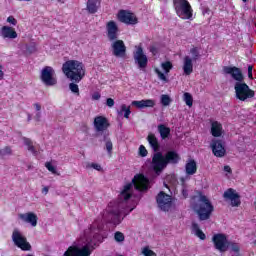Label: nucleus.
I'll use <instances>...</instances> for the list:
<instances>
[{
  "mask_svg": "<svg viewBox=\"0 0 256 256\" xmlns=\"http://www.w3.org/2000/svg\"><path fill=\"white\" fill-rule=\"evenodd\" d=\"M114 240L116 241V243H123V241H125V234L120 231L115 232Z\"/></svg>",
  "mask_w": 256,
  "mask_h": 256,
  "instance_id": "obj_33",
  "label": "nucleus"
},
{
  "mask_svg": "<svg viewBox=\"0 0 256 256\" xmlns=\"http://www.w3.org/2000/svg\"><path fill=\"white\" fill-rule=\"evenodd\" d=\"M62 72L73 83H81L85 77V64L78 60H68L62 65Z\"/></svg>",
  "mask_w": 256,
  "mask_h": 256,
  "instance_id": "obj_3",
  "label": "nucleus"
},
{
  "mask_svg": "<svg viewBox=\"0 0 256 256\" xmlns=\"http://www.w3.org/2000/svg\"><path fill=\"white\" fill-rule=\"evenodd\" d=\"M133 185L136 191H147V189H149V178L145 177L143 174L135 175L132 179V183H128L124 186L119 195L120 199H123V201H129V199L133 197V194L131 193Z\"/></svg>",
  "mask_w": 256,
  "mask_h": 256,
  "instance_id": "obj_4",
  "label": "nucleus"
},
{
  "mask_svg": "<svg viewBox=\"0 0 256 256\" xmlns=\"http://www.w3.org/2000/svg\"><path fill=\"white\" fill-rule=\"evenodd\" d=\"M161 103L164 107H168V105H171V97L167 94H163L161 96Z\"/></svg>",
  "mask_w": 256,
  "mask_h": 256,
  "instance_id": "obj_35",
  "label": "nucleus"
},
{
  "mask_svg": "<svg viewBox=\"0 0 256 256\" xmlns=\"http://www.w3.org/2000/svg\"><path fill=\"white\" fill-rule=\"evenodd\" d=\"M101 5V0H88L87 1V10L92 15L97 13L99 6Z\"/></svg>",
  "mask_w": 256,
  "mask_h": 256,
  "instance_id": "obj_26",
  "label": "nucleus"
},
{
  "mask_svg": "<svg viewBox=\"0 0 256 256\" xmlns=\"http://www.w3.org/2000/svg\"><path fill=\"white\" fill-rule=\"evenodd\" d=\"M36 121H41V112H38L35 116Z\"/></svg>",
  "mask_w": 256,
  "mask_h": 256,
  "instance_id": "obj_54",
  "label": "nucleus"
},
{
  "mask_svg": "<svg viewBox=\"0 0 256 256\" xmlns=\"http://www.w3.org/2000/svg\"><path fill=\"white\" fill-rule=\"evenodd\" d=\"M134 61L137 63L139 69H146L147 65L149 63V58H147V55L143 51L142 46H138L136 48V51L133 53Z\"/></svg>",
  "mask_w": 256,
  "mask_h": 256,
  "instance_id": "obj_12",
  "label": "nucleus"
},
{
  "mask_svg": "<svg viewBox=\"0 0 256 256\" xmlns=\"http://www.w3.org/2000/svg\"><path fill=\"white\" fill-rule=\"evenodd\" d=\"M117 17L118 21H120V23H125V25H137V23H139L137 16L128 10H120Z\"/></svg>",
  "mask_w": 256,
  "mask_h": 256,
  "instance_id": "obj_11",
  "label": "nucleus"
},
{
  "mask_svg": "<svg viewBox=\"0 0 256 256\" xmlns=\"http://www.w3.org/2000/svg\"><path fill=\"white\" fill-rule=\"evenodd\" d=\"M91 249L88 245H85L82 248L77 246H70L67 251H65L64 256H90Z\"/></svg>",
  "mask_w": 256,
  "mask_h": 256,
  "instance_id": "obj_13",
  "label": "nucleus"
},
{
  "mask_svg": "<svg viewBox=\"0 0 256 256\" xmlns=\"http://www.w3.org/2000/svg\"><path fill=\"white\" fill-rule=\"evenodd\" d=\"M243 1V3H247V1H249V0H242Z\"/></svg>",
  "mask_w": 256,
  "mask_h": 256,
  "instance_id": "obj_56",
  "label": "nucleus"
},
{
  "mask_svg": "<svg viewBox=\"0 0 256 256\" xmlns=\"http://www.w3.org/2000/svg\"><path fill=\"white\" fill-rule=\"evenodd\" d=\"M91 167H92V169H95L96 171H103V168L101 167V165H99L97 163H92Z\"/></svg>",
  "mask_w": 256,
  "mask_h": 256,
  "instance_id": "obj_49",
  "label": "nucleus"
},
{
  "mask_svg": "<svg viewBox=\"0 0 256 256\" xmlns=\"http://www.w3.org/2000/svg\"><path fill=\"white\" fill-rule=\"evenodd\" d=\"M19 1H31V0H19Z\"/></svg>",
  "mask_w": 256,
  "mask_h": 256,
  "instance_id": "obj_57",
  "label": "nucleus"
},
{
  "mask_svg": "<svg viewBox=\"0 0 256 256\" xmlns=\"http://www.w3.org/2000/svg\"><path fill=\"white\" fill-rule=\"evenodd\" d=\"M151 165L154 173H156L157 175H159V173H163V170L167 169V163L165 161V156L163 155V153H154Z\"/></svg>",
  "mask_w": 256,
  "mask_h": 256,
  "instance_id": "obj_9",
  "label": "nucleus"
},
{
  "mask_svg": "<svg viewBox=\"0 0 256 256\" xmlns=\"http://www.w3.org/2000/svg\"><path fill=\"white\" fill-rule=\"evenodd\" d=\"M106 105L107 107H113L115 105V100H113V98H107Z\"/></svg>",
  "mask_w": 256,
  "mask_h": 256,
  "instance_id": "obj_48",
  "label": "nucleus"
},
{
  "mask_svg": "<svg viewBox=\"0 0 256 256\" xmlns=\"http://www.w3.org/2000/svg\"><path fill=\"white\" fill-rule=\"evenodd\" d=\"M186 175H195L197 173V162L194 159H189L185 164Z\"/></svg>",
  "mask_w": 256,
  "mask_h": 256,
  "instance_id": "obj_24",
  "label": "nucleus"
},
{
  "mask_svg": "<svg viewBox=\"0 0 256 256\" xmlns=\"http://www.w3.org/2000/svg\"><path fill=\"white\" fill-rule=\"evenodd\" d=\"M210 146L215 157H225L227 150L225 149L223 140L213 139Z\"/></svg>",
  "mask_w": 256,
  "mask_h": 256,
  "instance_id": "obj_15",
  "label": "nucleus"
},
{
  "mask_svg": "<svg viewBox=\"0 0 256 256\" xmlns=\"http://www.w3.org/2000/svg\"><path fill=\"white\" fill-rule=\"evenodd\" d=\"M11 153H13L11 147L6 146L5 148L0 150V157H5V155H11Z\"/></svg>",
  "mask_w": 256,
  "mask_h": 256,
  "instance_id": "obj_40",
  "label": "nucleus"
},
{
  "mask_svg": "<svg viewBox=\"0 0 256 256\" xmlns=\"http://www.w3.org/2000/svg\"><path fill=\"white\" fill-rule=\"evenodd\" d=\"M42 193L44 195H47V193H49V187L45 186L44 188H42Z\"/></svg>",
  "mask_w": 256,
  "mask_h": 256,
  "instance_id": "obj_52",
  "label": "nucleus"
},
{
  "mask_svg": "<svg viewBox=\"0 0 256 256\" xmlns=\"http://www.w3.org/2000/svg\"><path fill=\"white\" fill-rule=\"evenodd\" d=\"M223 71L226 75H231L232 79L236 81L234 84L236 99L239 101H247V99H253V97H255V90L250 89L249 85L245 83V76L240 68L237 66H225Z\"/></svg>",
  "mask_w": 256,
  "mask_h": 256,
  "instance_id": "obj_1",
  "label": "nucleus"
},
{
  "mask_svg": "<svg viewBox=\"0 0 256 256\" xmlns=\"http://www.w3.org/2000/svg\"><path fill=\"white\" fill-rule=\"evenodd\" d=\"M154 71H155L156 75L158 76V79H160V81L167 82V76H165V74L163 72H161V70H159V68H155Z\"/></svg>",
  "mask_w": 256,
  "mask_h": 256,
  "instance_id": "obj_39",
  "label": "nucleus"
},
{
  "mask_svg": "<svg viewBox=\"0 0 256 256\" xmlns=\"http://www.w3.org/2000/svg\"><path fill=\"white\" fill-rule=\"evenodd\" d=\"M5 78V72L3 71V65L0 64V81H3Z\"/></svg>",
  "mask_w": 256,
  "mask_h": 256,
  "instance_id": "obj_50",
  "label": "nucleus"
},
{
  "mask_svg": "<svg viewBox=\"0 0 256 256\" xmlns=\"http://www.w3.org/2000/svg\"><path fill=\"white\" fill-rule=\"evenodd\" d=\"M192 209L198 216L199 221H208L215 211V207L211 203V200L203 194H200L197 202L192 203Z\"/></svg>",
  "mask_w": 256,
  "mask_h": 256,
  "instance_id": "obj_5",
  "label": "nucleus"
},
{
  "mask_svg": "<svg viewBox=\"0 0 256 256\" xmlns=\"http://www.w3.org/2000/svg\"><path fill=\"white\" fill-rule=\"evenodd\" d=\"M248 78L253 80V65L248 66Z\"/></svg>",
  "mask_w": 256,
  "mask_h": 256,
  "instance_id": "obj_47",
  "label": "nucleus"
},
{
  "mask_svg": "<svg viewBox=\"0 0 256 256\" xmlns=\"http://www.w3.org/2000/svg\"><path fill=\"white\" fill-rule=\"evenodd\" d=\"M190 53L192 55V61H197V59L201 57V54L199 53V49L197 47L191 48Z\"/></svg>",
  "mask_w": 256,
  "mask_h": 256,
  "instance_id": "obj_34",
  "label": "nucleus"
},
{
  "mask_svg": "<svg viewBox=\"0 0 256 256\" xmlns=\"http://www.w3.org/2000/svg\"><path fill=\"white\" fill-rule=\"evenodd\" d=\"M162 69H164L165 73H170L171 69H173V63L171 61L163 62Z\"/></svg>",
  "mask_w": 256,
  "mask_h": 256,
  "instance_id": "obj_36",
  "label": "nucleus"
},
{
  "mask_svg": "<svg viewBox=\"0 0 256 256\" xmlns=\"http://www.w3.org/2000/svg\"><path fill=\"white\" fill-rule=\"evenodd\" d=\"M121 202H110L106 209L103 211L102 219L105 223H109L110 225H121L123 222V217H121Z\"/></svg>",
  "mask_w": 256,
  "mask_h": 256,
  "instance_id": "obj_6",
  "label": "nucleus"
},
{
  "mask_svg": "<svg viewBox=\"0 0 256 256\" xmlns=\"http://www.w3.org/2000/svg\"><path fill=\"white\" fill-rule=\"evenodd\" d=\"M45 167L50 171V173H53V175H59V173H57V168H55L51 162H46Z\"/></svg>",
  "mask_w": 256,
  "mask_h": 256,
  "instance_id": "obj_37",
  "label": "nucleus"
},
{
  "mask_svg": "<svg viewBox=\"0 0 256 256\" xmlns=\"http://www.w3.org/2000/svg\"><path fill=\"white\" fill-rule=\"evenodd\" d=\"M99 99H101V93L99 92H94L92 94V101H99Z\"/></svg>",
  "mask_w": 256,
  "mask_h": 256,
  "instance_id": "obj_46",
  "label": "nucleus"
},
{
  "mask_svg": "<svg viewBox=\"0 0 256 256\" xmlns=\"http://www.w3.org/2000/svg\"><path fill=\"white\" fill-rule=\"evenodd\" d=\"M184 101L188 107H193V95H191V93H184Z\"/></svg>",
  "mask_w": 256,
  "mask_h": 256,
  "instance_id": "obj_31",
  "label": "nucleus"
},
{
  "mask_svg": "<svg viewBox=\"0 0 256 256\" xmlns=\"http://www.w3.org/2000/svg\"><path fill=\"white\" fill-rule=\"evenodd\" d=\"M192 231L198 239H201V241H205V239H207V235L202 232L197 222H192Z\"/></svg>",
  "mask_w": 256,
  "mask_h": 256,
  "instance_id": "obj_27",
  "label": "nucleus"
},
{
  "mask_svg": "<svg viewBox=\"0 0 256 256\" xmlns=\"http://www.w3.org/2000/svg\"><path fill=\"white\" fill-rule=\"evenodd\" d=\"M224 171H225L226 173H232V172H233V171L231 170V167H230L229 165L224 166Z\"/></svg>",
  "mask_w": 256,
  "mask_h": 256,
  "instance_id": "obj_51",
  "label": "nucleus"
},
{
  "mask_svg": "<svg viewBox=\"0 0 256 256\" xmlns=\"http://www.w3.org/2000/svg\"><path fill=\"white\" fill-rule=\"evenodd\" d=\"M224 199L231 201L232 207H239L241 205V196L235 192V189L229 188L223 194Z\"/></svg>",
  "mask_w": 256,
  "mask_h": 256,
  "instance_id": "obj_16",
  "label": "nucleus"
},
{
  "mask_svg": "<svg viewBox=\"0 0 256 256\" xmlns=\"http://www.w3.org/2000/svg\"><path fill=\"white\" fill-rule=\"evenodd\" d=\"M147 141L150 147H152L153 151L155 153H159V150L161 149V145L159 144V140L157 139V136H155V134L153 133H150L147 136Z\"/></svg>",
  "mask_w": 256,
  "mask_h": 256,
  "instance_id": "obj_22",
  "label": "nucleus"
},
{
  "mask_svg": "<svg viewBox=\"0 0 256 256\" xmlns=\"http://www.w3.org/2000/svg\"><path fill=\"white\" fill-rule=\"evenodd\" d=\"M12 241L18 249H21L22 251H31V244L27 241V237L23 236L19 230L13 231Z\"/></svg>",
  "mask_w": 256,
  "mask_h": 256,
  "instance_id": "obj_10",
  "label": "nucleus"
},
{
  "mask_svg": "<svg viewBox=\"0 0 256 256\" xmlns=\"http://www.w3.org/2000/svg\"><path fill=\"white\" fill-rule=\"evenodd\" d=\"M165 185V187H167V189L169 188V186H167V184H164Z\"/></svg>",
  "mask_w": 256,
  "mask_h": 256,
  "instance_id": "obj_58",
  "label": "nucleus"
},
{
  "mask_svg": "<svg viewBox=\"0 0 256 256\" xmlns=\"http://www.w3.org/2000/svg\"><path fill=\"white\" fill-rule=\"evenodd\" d=\"M149 51H150V53H152V55H154V56L157 55V53H159V49H157L155 45L150 46V47H149Z\"/></svg>",
  "mask_w": 256,
  "mask_h": 256,
  "instance_id": "obj_45",
  "label": "nucleus"
},
{
  "mask_svg": "<svg viewBox=\"0 0 256 256\" xmlns=\"http://www.w3.org/2000/svg\"><path fill=\"white\" fill-rule=\"evenodd\" d=\"M182 195L185 197V199H187V190L186 189L182 190Z\"/></svg>",
  "mask_w": 256,
  "mask_h": 256,
  "instance_id": "obj_55",
  "label": "nucleus"
},
{
  "mask_svg": "<svg viewBox=\"0 0 256 256\" xmlns=\"http://www.w3.org/2000/svg\"><path fill=\"white\" fill-rule=\"evenodd\" d=\"M22 139L24 141V145L28 147V151L33 153V155H37V150H35V146H33V141L27 137H23Z\"/></svg>",
  "mask_w": 256,
  "mask_h": 256,
  "instance_id": "obj_30",
  "label": "nucleus"
},
{
  "mask_svg": "<svg viewBox=\"0 0 256 256\" xmlns=\"http://www.w3.org/2000/svg\"><path fill=\"white\" fill-rule=\"evenodd\" d=\"M139 155L140 157H147L148 155L147 148H145L143 145H140L139 147Z\"/></svg>",
  "mask_w": 256,
  "mask_h": 256,
  "instance_id": "obj_43",
  "label": "nucleus"
},
{
  "mask_svg": "<svg viewBox=\"0 0 256 256\" xmlns=\"http://www.w3.org/2000/svg\"><path fill=\"white\" fill-rule=\"evenodd\" d=\"M69 89H70V91H72L74 93V95H79V85H77V82L70 83Z\"/></svg>",
  "mask_w": 256,
  "mask_h": 256,
  "instance_id": "obj_38",
  "label": "nucleus"
},
{
  "mask_svg": "<svg viewBox=\"0 0 256 256\" xmlns=\"http://www.w3.org/2000/svg\"><path fill=\"white\" fill-rule=\"evenodd\" d=\"M18 217L21 219V221H24V223H29V225L32 227H35L37 225V221H39V217H37V214L33 212L19 214Z\"/></svg>",
  "mask_w": 256,
  "mask_h": 256,
  "instance_id": "obj_19",
  "label": "nucleus"
},
{
  "mask_svg": "<svg viewBox=\"0 0 256 256\" xmlns=\"http://www.w3.org/2000/svg\"><path fill=\"white\" fill-rule=\"evenodd\" d=\"M34 107H35L36 111H41V104L35 103Z\"/></svg>",
  "mask_w": 256,
  "mask_h": 256,
  "instance_id": "obj_53",
  "label": "nucleus"
},
{
  "mask_svg": "<svg viewBox=\"0 0 256 256\" xmlns=\"http://www.w3.org/2000/svg\"><path fill=\"white\" fill-rule=\"evenodd\" d=\"M40 79L47 87L57 85V78L55 77V69L51 66H45L41 70Z\"/></svg>",
  "mask_w": 256,
  "mask_h": 256,
  "instance_id": "obj_8",
  "label": "nucleus"
},
{
  "mask_svg": "<svg viewBox=\"0 0 256 256\" xmlns=\"http://www.w3.org/2000/svg\"><path fill=\"white\" fill-rule=\"evenodd\" d=\"M142 253L144 256H157V254L154 253L153 250L149 249V247H145Z\"/></svg>",
  "mask_w": 256,
  "mask_h": 256,
  "instance_id": "obj_42",
  "label": "nucleus"
},
{
  "mask_svg": "<svg viewBox=\"0 0 256 256\" xmlns=\"http://www.w3.org/2000/svg\"><path fill=\"white\" fill-rule=\"evenodd\" d=\"M120 113H124L125 119H129V115H131V106L127 107V105L122 104Z\"/></svg>",
  "mask_w": 256,
  "mask_h": 256,
  "instance_id": "obj_32",
  "label": "nucleus"
},
{
  "mask_svg": "<svg viewBox=\"0 0 256 256\" xmlns=\"http://www.w3.org/2000/svg\"><path fill=\"white\" fill-rule=\"evenodd\" d=\"M164 160L166 161V166L177 165V163L181 161V156L179 155V153H177V151L170 150L165 153Z\"/></svg>",
  "mask_w": 256,
  "mask_h": 256,
  "instance_id": "obj_18",
  "label": "nucleus"
},
{
  "mask_svg": "<svg viewBox=\"0 0 256 256\" xmlns=\"http://www.w3.org/2000/svg\"><path fill=\"white\" fill-rule=\"evenodd\" d=\"M106 31L108 40L112 42V55L120 59H125L127 57V46H125L123 40H119V26H117V22L113 20L107 22Z\"/></svg>",
  "mask_w": 256,
  "mask_h": 256,
  "instance_id": "obj_2",
  "label": "nucleus"
},
{
  "mask_svg": "<svg viewBox=\"0 0 256 256\" xmlns=\"http://www.w3.org/2000/svg\"><path fill=\"white\" fill-rule=\"evenodd\" d=\"M26 51L27 53H35V51H37V44L35 43H31L30 45L26 46Z\"/></svg>",
  "mask_w": 256,
  "mask_h": 256,
  "instance_id": "obj_41",
  "label": "nucleus"
},
{
  "mask_svg": "<svg viewBox=\"0 0 256 256\" xmlns=\"http://www.w3.org/2000/svg\"><path fill=\"white\" fill-rule=\"evenodd\" d=\"M111 124L109 123V120L105 118V116H96L94 118V127L97 131V133H101L103 131H107Z\"/></svg>",
  "mask_w": 256,
  "mask_h": 256,
  "instance_id": "obj_17",
  "label": "nucleus"
},
{
  "mask_svg": "<svg viewBox=\"0 0 256 256\" xmlns=\"http://www.w3.org/2000/svg\"><path fill=\"white\" fill-rule=\"evenodd\" d=\"M103 141H105V147L108 155H113V142L111 141V138H109V134H104Z\"/></svg>",
  "mask_w": 256,
  "mask_h": 256,
  "instance_id": "obj_29",
  "label": "nucleus"
},
{
  "mask_svg": "<svg viewBox=\"0 0 256 256\" xmlns=\"http://www.w3.org/2000/svg\"><path fill=\"white\" fill-rule=\"evenodd\" d=\"M132 106L137 107V109H145L147 107H155V100L146 99V100H134L132 101Z\"/></svg>",
  "mask_w": 256,
  "mask_h": 256,
  "instance_id": "obj_21",
  "label": "nucleus"
},
{
  "mask_svg": "<svg viewBox=\"0 0 256 256\" xmlns=\"http://www.w3.org/2000/svg\"><path fill=\"white\" fill-rule=\"evenodd\" d=\"M2 39H17L18 34L15 28L10 26H3L0 30Z\"/></svg>",
  "mask_w": 256,
  "mask_h": 256,
  "instance_id": "obj_20",
  "label": "nucleus"
},
{
  "mask_svg": "<svg viewBox=\"0 0 256 256\" xmlns=\"http://www.w3.org/2000/svg\"><path fill=\"white\" fill-rule=\"evenodd\" d=\"M173 7L178 17H183V15L186 19H191L193 17V8L191 7L189 0H173Z\"/></svg>",
  "mask_w": 256,
  "mask_h": 256,
  "instance_id": "obj_7",
  "label": "nucleus"
},
{
  "mask_svg": "<svg viewBox=\"0 0 256 256\" xmlns=\"http://www.w3.org/2000/svg\"><path fill=\"white\" fill-rule=\"evenodd\" d=\"M158 132L160 134L161 139H168L169 135H171V128L165 126V124H159Z\"/></svg>",
  "mask_w": 256,
  "mask_h": 256,
  "instance_id": "obj_28",
  "label": "nucleus"
},
{
  "mask_svg": "<svg viewBox=\"0 0 256 256\" xmlns=\"http://www.w3.org/2000/svg\"><path fill=\"white\" fill-rule=\"evenodd\" d=\"M211 135L212 137H221L223 135V125L218 121H214L211 124Z\"/></svg>",
  "mask_w": 256,
  "mask_h": 256,
  "instance_id": "obj_23",
  "label": "nucleus"
},
{
  "mask_svg": "<svg viewBox=\"0 0 256 256\" xmlns=\"http://www.w3.org/2000/svg\"><path fill=\"white\" fill-rule=\"evenodd\" d=\"M183 71L186 75L193 73V59L189 56L184 57Z\"/></svg>",
  "mask_w": 256,
  "mask_h": 256,
  "instance_id": "obj_25",
  "label": "nucleus"
},
{
  "mask_svg": "<svg viewBox=\"0 0 256 256\" xmlns=\"http://www.w3.org/2000/svg\"><path fill=\"white\" fill-rule=\"evenodd\" d=\"M156 201L161 211H169L171 209V196L169 194L161 191L157 195Z\"/></svg>",
  "mask_w": 256,
  "mask_h": 256,
  "instance_id": "obj_14",
  "label": "nucleus"
},
{
  "mask_svg": "<svg viewBox=\"0 0 256 256\" xmlns=\"http://www.w3.org/2000/svg\"><path fill=\"white\" fill-rule=\"evenodd\" d=\"M7 23H10V25H13L15 27V25H17V19H15V17L13 16H9L7 18Z\"/></svg>",
  "mask_w": 256,
  "mask_h": 256,
  "instance_id": "obj_44",
  "label": "nucleus"
}]
</instances>
